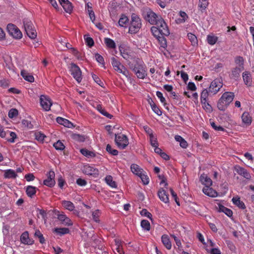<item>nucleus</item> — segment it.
Returning <instances> with one entry per match:
<instances>
[{"label":"nucleus","mask_w":254,"mask_h":254,"mask_svg":"<svg viewBox=\"0 0 254 254\" xmlns=\"http://www.w3.org/2000/svg\"><path fill=\"white\" fill-rule=\"evenodd\" d=\"M155 25L151 28V32L154 37L157 39L160 47L165 49L167 44L165 36L170 34L168 27L163 18H160Z\"/></svg>","instance_id":"nucleus-1"},{"label":"nucleus","mask_w":254,"mask_h":254,"mask_svg":"<svg viewBox=\"0 0 254 254\" xmlns=\"http://www.w3.org/2000/svg\"><path fill=\"white\" fill-rule=\"evenodd\" d=\"M128 65L137 78L143 79L147 76L146 66L143 62L139 60H136L133 63H128Z\"/></svg>","instance_id":"nucleus-2"},{"label":"nucleus","mask_w":254,"mask_h":254,"mask_svg":"<svg viewBox=\"0 0 254 254\" xmlns=\"http://www.w3.org/2000/svg\"><path fill=\"white\" fill-rule=\"evenodd\" d=\"M235 97L234 93L232 92L224 93L217 103V107L220 111H224L231 103Z\"/></svg>","instance_id":"nucleus-3"},{"label":"nucleus","mask_w":254,"mask_h":254,"mask_svg":"<svg viewBox=\"0 0 254 254\" xmlns=\"http://www.w3.org/2000/svg\"><path fill=\"white\" fill-rule=\"evenodd\" d=\"M142 27L141 20L139 16L135 13L131 15V20L128 27V33L135 34L138 33Z\"/></svg>","instance_id":"nucleus-4"},{"label":"nucleus","mask_w":254,"mask_h":254,"mask_svg":"<svg viewBox=\"0 0 254 254\" xmlns=\"http://www.w3.org/2000/svg\"><path fill=\"white\" fill-rule=\"evenodd\" d=\"M23 25L28 36L32 39L36 38L37 32L31 21L27 18H25L23 19Z\"/></svg>","instance_id":"nucleus-5"},{"label":"nucleus","mask_w":254,"mask_h":254,"mask_svg":"<svg viewBox=\"0 0 254 254\" xmlns=\"http://www.w3.org/2000/svg\"><path fill=\"white\" fill-rule=\"evenodd\" d=\"M111 64L114 69L117 72L122 73L126 77H128L129 76V71L127 68L123 65L120 62L118 61L115 58H111Z\"/></svg>","instance_id":"nucleus-6"},{"label":"nucleus","mask_w":254,"mask_h":254,"mask_svg":"<svg viewBox=\"0 0 254 254\" xmlns=\"http://www.w3.org/2000/svg\"><path fill=\"white\" fill-rule=\"evenodd\" d=\"M223 82L221 78H216L210 83L208 88L209 95L216 94L223 86Z\"/></svg>","instance_id":"nucleus-7"},{"label":"nucleus","mask_w":254,"mask_h":254,"mask_svg":"<svg viewBox=\"0 0 254 254\" xmlns=\"http://www.w3.org/2000/svg\"><path fill=\"white\" fill-rule=\"evenodd\" d=\"M115 142L117 146L121 149H125L129 143L127 137L122 133L116 134Z\"/></svg>","instance_id":"nucleus-8"},{"label":"nucleus","mask_w":254,"mask_h":254,"mask_svg":"<svg viewBox=\"0 0 254 254\" xmlns=\"http://www.w3.org/2000/svg\"><path fill=\"white\" fill-rule=\"evenodd\" d=\"M70 72L73 77L78 83H80L82 79V72L79 67L74 63L70 64Z\"/></svg>","instance_id":"nucleus-9"},{"label":"nucleus","mask_w":254,"mask_h":254,"mask_svg":"<svg viewBox=\"0 0 254 254\" xmlns=\"http://www.w3.org/2000/svg\"><path fill=\"white\" fill-rule=\"evenodd\" d=\"M7 31L8 34L14 38L19 39L22 38V34L18 28L13 24L9 23L7 25Z\"/></svg>","instance_id":"nucleus-10"},{"label":"nucleus","mask_w":254,"mask_h":254,"mask_svg":"<svg viewBox=\"0 0 254 254\" xmlns=\"http://www.w3.org/2000/svg\"><path fill=\"white\" fill-rule=\"evenodd\" d=\"M145 19L152 25H155L159 21L160 18H162L160 16L157 15L155 12L150 9L146 11L144 16Z\"/></svg>","instance_id":"nucleus-11"},{"label":"nucleus","mask_w":254,"mask_h":254,"mask_svg":"<svg viewBox=\"0 0 254 254\" xmlns=\"http://www.w3.org/2000/svg\"><path fill=\"white\" fill-rule=\"evenodd\" d=\"M82 171L84 174L92 176L94 177H98L99 173L98 169L89 164L85 165L83 166Z\"/></svg>","instance_id":"nucleus-12"},{"label":"nucleus","mask_w":254,"mask_h":254,"mask_svg":"<svg viewBox=\"0 0 254 254\" xmlns=\"http://www.w3.org/2000/svg\"><path fill=\"white\" fill-rule=\"evenodd\" d=\"M40 105L43 110L45 111L50 110L51 107L52 105V101L50 99L46 96L41 95L40 98Z\"/></svg>","instance_id":"nucleus-13"},{"label":"nucleus","mask_w":254,"mask_h":254,"mask_svg":"<svg viewBox=\"0 0 254 254\" xmlns=\"http://www.w3.org/2000/svg\"><path fill=\"white\" fill-rule=\"evenodd\" d=\"M47 178L43 182L44 185L52 188L55 185V174L53 171H50L47 174Z\"/></svg>","instance_id":"nucleus-14"},{"label":"nucleus","mask_w":254,"mask_h":254,"mask_svg":"<svg viewBox=\"0 0 254 254\" xmlns=\"http://www.w3.org/2000/svg\"><path fill=\"white\" fill-rule=\"evenodd\" d=\"M244 69H241L238 67H235L231 69V72L229 74L230 78L232 79H234L235 80H237L240 76L241 72Z\"/></svg>","instance_id":"nucleus-15"},{"label":"nucleus","mask_w":254,"mask_h":254,"mask_svg":"<svg viewBox=\"0 0 254 254\" xmlns=\"http://www.w3.org/2000/svg\"><path fill=\"white\" fill-rule=\"evenodd\" d=\"M20 241L22 243L29 245H32L34 242L33 239L29 238L28 232L27 231L22 234L20 237Z\"/></svg>","instance_id":"nucleus-16"},{"label":"nucleus","mask_w":254,"mask_h":254,"mask_svg":"<svg viewBox=\"0 0 254 254\" xmlns=\"http://www.w3.org/2000/svg\"><path fill=\"white\" fill-rule=\"evenodd\" d=\"M237 173L246 178V179L250 180L251 178L250 174L245 168L239 166H236L235 168Z\"/></svg>","instance_id":"nucleus-17"},{"label":"nucleus","mask_w":254,"mask_h":254,"mask_svg":"<svg viewBox=\"0 0 254 254\" xmlns=\"http://www.w3.org/2000/svg\"><path fill=\"white\" fill-rule=\"evenodd\" d=\"M157 194L159 198L162 201L165 203L169 202L168 194L163 188L159 189Z\"/></svg>","instance_id":"nucleus-18"},{"label":"nucleus","mask_w":254,"mask_h":254,"mask_svg":"<svg viewBox=\"0 0 254 254\" xmlns=\"http://www.w3.org/2000/svg\"><path fill=\"white\" fill-rule=\"evenodd\" d=\"M202 191L205 194L210 197H214L217 196V191L210 187H204Z\"/></svg>","instance_id":"nucleus-19"},{"label":"nucleus","mask_w":254,"mask_h":254,"mask_svg":"<svg viewBox=\"0 0 254 254\" xmlns=\"http://www.w3.org/2000/svg\"><path fill=\"white\" fill-rule=\"evenodd\" d=\"M242 76L245 84L248 86H251L252 79L250 72L247 71H245L243 73Z\"/></svg>","instance_id":"nucleus-20"},{"label":"nucleus","mask_w":254,"mask_h":254,"mask_svg":"<svg viewBox=\"0 0 254 254\" xmlns=\"http://www.w3.org/2000/svg\"><path fill=\"white\" fill-rule=\"evenodd\" d=\"M161 241L163 245L168 250H171L172 248V244L169 237L167 235H163L161 237Z\"/></svg>","instance_id":"nucleus-21"},{"label":"nucleus","mask_w":254,"mask_h":254,"mask_svg":"<svg viewBox=\"0 0 254 254\" xmlns=\"http://www.w3.org/2000/svg\"><path fill=\"white\" fill-rule=\"evenodd\" d=\"M200 180L202 184L205 185L204 187H210L212 184L211 179L204 174L200 176Z\"/></svg>","instance_id":"nucleus-22"},{"label":"nucleus","mask_w":254,"mask_h":254,"mask_svg":"<svg viewBox=\"0 0 254 254\" xmlns=\"http://www.w3.org/2000/svg\"><path fill=\"white\" fill-rule=\"evenodd\" d=\"M56 121L58 124L63 125L65 127H70L73 125L68 120L60 117H57Z\"/></svg>","instance_id":"nucleus-23"},{"label":"nucleus","mask_w":254,"mask_h":254,"mask_svg":"<svg viewBox=\"0 0 254 254\" xmlns=\"http://www.w3.org/2000/svg\"><path fill=\"white\" fill-rule=\"evenodd\" d=\"M232 200L233 203L237 206L239 208L245 209L246 208L244 202L241 200L239 197H234Z\"/></svg>","instance_id":"nucleus-24"},{"label":"nucleus","mask_w":254,"mask_h":254,"mask_svg":"<svg viewBox=\"0 0 254 254\" xmlns=\"http://www.w3.org/2000/svg\"><path fill=\"white\" fill-rule=\"evenodd\" d=\"M129 22L128 17L125 14H122L119 19L118 24L121 27H127Z\"/></svg>","instance_id":"nucleus-25"},{"label":"nucleus","mask_w":254,"mask_h":254,"mask_svg":"<svg viewBox=\"0 0 254 254\" xmlns=\"http://www.w3.org/2000/svg\"><path fill=\"white\" fill-rule=\"evenodd\" d=\"M244 59L241 56H236L234 59L235 64L237 65L236 67L244 69Z\"/></svg>","instance_id":"nucleus-26"},{"label":"nucleus","mask_w":254,"mask_h":254,"mask_svg":"<svg viewBox=\"0 0 254 254\" xmlns=\"http://www.w3.org/2000/svg\"><path fill=\"white\" fill-rule=\"evenodd\" d=\"M148 102L151 107L152 111L158 116L162 115V112L160 108L155 104L153 101L151 99L148 100Z\"/></svg>","instance_id":"nucleus-27"},{"label":"nucleus","mask_w":254,"mask_h":254,"mask_svg":"<svg viewBox=\"0 0 254 254\" xmlns=\"http://www.w3.org/2000/svg\"><path fill=\"white\" fill-rule=\"evenodd\" d=\"M62 204L65 209L70 211H73L75 208L74 204L70 201L63 200L62 201Z\"/></svg>","instance_id":"nucleus-28"},{"label":"nucleus","mask_w":254,"mask_h":254,"mask_svg":"<svg viewBox=\"0 0 254 254\" xmlns=\"http://www.w3.org/2000/svg\"><path fill=\"white\" fill-rule=\"evenodd\" d=\"M120 51L122 56L124 59L128 60L131 58V52L128 49L121 48L120 49Z\"/></svg>","instance_id":"nucleus-29"},{"label":"nucleus","mask_w":254,"mask_h":254,"mask_svg":"<svg viewBox=\"0 0 254 254\" xmlns=\"http://www.w3.org/2000/svg\"><path fill=\"white\" fill-rule=\"evenodd\" d=\"M37 188L32 186H28L26 188V193L28 196L32 198L36 193Z\"/></svg>","instance_id":"nucleus-30"},{"label":"nucleus","mask_w":254,"mask_h":254,"mask_svg":"<svg viewBox=\"0 0 254 254\" xmlns=\"http://www.w3.org/2000/svg\"><path fill=\"white\" fill-rule=\"evenodd\" d=\"M21 75L26 81L30 82H33L34 81V78L33 75L30 74L25 70L21 71Z\"/></svg>","instance_id":"nucleus-31"},{"label":"nucleus","mask_w":254,"mask_h":254,"mask_svg":"<svg viewBox=\"0 0 254 254\" xmlns=\"http://www.w3.org/2000/svg\"><path fill=\"white\" fill-rule=\"evenodd\" d=\"M80 152L83 156L87 158H93L96 156V154L94 152L88 150L86 148L81 149Z\"/></svg>","instance_id":"nucleus-32"},{"label":"nucleus","mask_w":254,"mask_h":254,"mask_svg":"<svg viewBox=\"0 0 254 254\" xmlns=\"http://www.w3.org/2000/svg\"><path fill=\"white\" fill-rule=\"evenodd\" d=\"M242 120L244 123L250 125L252 123V118L250 116L249 112H245L242 115Z\"/></svg>","instance_id":"nucleus-33"},{"label":"nucleus","mask_w":254,"mask_h":254,"mask_svg":"<svg viewBox=\"0 0 254 254\" xmlns=\"http://www.w3.org/2000/svg\"><path fill=\"white\" fill-rule=\"evenodd\" d=\"M219 211L224 212L228 217H231L233 215V211L229 208L220 204L219 205Z\"/></svg>","instance_id":"nucleus-34"},{"label":"nucleus","mask_w":254,"mask_h":254,"mask_svg":"<svg viewBox=\"0 0 254 254\" xmlns=\"http://www.w3.org/2000/svg\"><path fill=\"white\" fill-rule=\"evenodd\" d=\"M34 136L35 139L40 143H43L44 142L45 138L47 137L46 135L41 131H36L34 133Z\"/></svg>","instance_id":"nucleus-35"},{"label":"nucleus","mask_w":254,"mask_h":254,"mask_svg":"<svg viewBox=\"0 0 254 254\" xmlns=\"http://www.w3.org/2000/svg\"><path fill=\"white\" fill-rule=\"evenodd\" d=\"M17 176L14 170L12 169H8L5 171L4 177L5 178H15Z\"/></svg>","instance_id":"nucleus-36"},{"label":"nucleus","mask_w":254,"mask_h":254,"mask_svg":"<svg viewBox=\"0 0 254 254\" xmlns=\"http://www.w3.org/2000/svg\"><path fill=\"white\" fill-rule=\"evenodd\" d=\"M96 109L101 114L109 119H111L113 117L112 115L108 113L100 104L97 105Z\"/></svg>","instance_id":"nucleus-37"},{"label":"nucleus","mask_w":254,"mask_h":254,"mask_svg":"<svg viewBox=\"0 0 254 254\" xmlns=\"http://www.w3.org/2000/svg\"><path fill=\"white\" fill-rule=\"evenodd\" d=\"M34 237L39 239V242L41 244L46 243V240L43 236V235L39 230H36L34 233Z\"/></svg>","instance_id":"nucleus-38"},{"label":"nucleus","mask_w":254,"mask_h":254,"mask_svg":"<svg viewBox=\"0 0 254 254\" xmlns=\"http://www.w3.org/2000/svg\"><path fill=\"white\" fill-rule=\"evenodd\" d=\"M130 169L131 172L138 176L139 175H140L141 173L142 172V169L139 167L138 165L135 164H132L130 166Z\"/></svg>","instance_id":"nucleus-39"},{"label":"nucleus","mask_w":254,"mask_h":254,"mask_svg":"<svg viewBox=\"0 0 254 254\" xmlns=\"http://www.w3.org/2000/svg\"><path fill=\"white\" fill-rule=\"evenodd\" d=\"M62 6L66 12L68 13H70L71 12L72 10V6L71 3L68 0L65 3H64Z\"/></svg>","instance_id":"nucleus-40"},{"label":"nucleus","mask_w":254,"mask_h":254,"mask_svg":"<svg viewBox=\"0 0 254 254\" xmlns=\"http://www.w3.org/2000/svg\"><path fill=\"white\" fill-rule=\"evenodd\" d=\"M209 95V90L206 89H204L202 90L200 95V101L201 102L205 103L206 101H208V97Z\"/></svg>","instance_id":"nucleus-41"},{"label":"nucleus","mask_w":254,"mask_h":254,"mask_svg":"<svg viewBox=\"0 0 254 254\" xmlns=\"http://www.w3.org/2000/svg\"><path fill=\"white\" fill-rule=\"evenodd\" d=\"M106 183L113 188L117 187L116 183L113 180V178L111 176H107L105 178Z\"/></svg>","instance_id":"nucleus-42"},{"label":"nucleus","mask_w":254,"mask_h":254,"mask_svg":"<svg viewBox=\"0 0 254 254\" xmlns=\"http://www.w3.org/2000/svg\"><path fill=\"white\" fill-rule=\"evenodd\" d=\"M104 42L106 46L109 48L114 49L116 47V44L114 40L109 38H105L104 39Z\"/></svg>","instance_id":"nucleus-43"},{"label":"nucleus","mask_w":254,"mask_h":254,"mask_svg":"<svg viewBox=\"0 0 254 254\" xmlns=\"http://www.w3.org/2000/svg\"><path fill=\"white\" fill-rule=\"evenodd\" d=\"M7 133H8V136L6 137V140L11 143L14 142L15 139L17 137L16 133L10 130L7 132Z\"/></svg>","instance_id":"nucleus-44"},{"label":"nucleus","mask_w":254,"mask_h":254,"mask_svg":"<svg viewBox=\"0 0 254 254\" xmlns=\"http://www.w3.org/2000/svg\"><path fill=\"white\" fill-rule=\"evenodd\" d=\"M218 41V37L215 35H208L207 36V43L210 45H214Z\"/></svg>","instance_id":"nucleus-45"},{"label":"nucleus","mask_w":254,"mask_h":254,"mask_svg":"<svg viewBox=\"0 0 254 254\" xmlns=\"http://www.w3.org/2000/svg\"><path fill=\"white\" fill-rule=\"evenodd\" d=\"M208 5V0H199L198 7L201 12L206 8Z\"/></svg>","instance_id":"nucleus-46"},{"label":"nucleus","mask_w":254,"mask_h":254,"mask_svg":"<svg viewBox=\"0 0 254 254\" xmlns=\"http://www.w3.org/2000/svg\"><path fill=\"white\" fill-rule=\"evenodd\" d=\"M55 232L60 235H63L69 233V230L67 228H57L55 229Z\"/></svg>","instance_id":"nucleus-47"},{"label":"nucleus","mask_w":254,"mask_h":254,"mask_svg":"<svg viewBox=\"0 0 254 254\" xmlns=\"http://www.w3.org/2000/svg\"><path fill=\"white\" fill-rule=\"evenodd\" d=\"M100 215L101 211L99 209L94 211L92 213L93 220L97 223H99L100 222L99 217Z\"/></svg>","instance_id":"nucleus-48"},{"label":"nucleus","mask_w":254,"mask_h":254,"mask_svg":"<svg viewBox=\"0 0 254 254\" xmlns=\"http://www.w3.org/2000/svg\"><path fill=\"white\" fill-rule=\"evenodd\" d=\"M54 147L57 150H63L65 148V146L63 144V143L60 141L58 140L56 142L54 143L53 144Z\"/></svg>","instance_id":"nucleus-49"},{"label":"nucleus","mask_w":254,"mask_h":254,"mask_svg":"<svg viewBox=\"0 0 254 254\" xmlns=\"http://www.w3.org/2000/svg\"><path fill=\"white\" fill-rule=\"evenodd\" d=\"M141 226L146 231H149L150 229V224L149 222L146 220H143L141 222Z\"/></svg>","instance_id":"nucleus-50"},{"label":"nucleus","mask_w":254,"mask_h":254,"mask_svg":"<svg viewBox=\"0 0 254 254\" xmlns=\"http://www.w3.org/2000/svg\"><path fill=\"white\" fill-rule=\"evenodd\" d=\"M188 37L192 45H195L197 43V39L195 35L190 33L188 34Z\"/></svg>","instance_id":"nucleus-51"},{"label":"nucleus","mask_w":254,"mask_h":254,"mask_svg":"<svg viewBox=\"0 0 254 254\" xmlns=\"http://www.w3.org/2000/svg\"><path fill=\"white\" fill-rule=\"evenodd\" d=\"M106 151L114 156H116L118 154V151L116 149H113L110 144H107L106 146Z\"/></svg>","instance_id":"nucleus-52"},{"label":"nucleus","mask_w":254,"mask_h":254,"mask_svg":"<svg viewBox=\"0 0 254 254\" xmlns=\"http://www.w3.org/2000/svg\"><path fill=\"white\" fill-rule=\"evenodd\" d=\"M149 141L150 144L152 147H156V145H158L157 138L154 134L149 136Z\"/></svg>","instance_id":"nucleus-53"},{"label":"nucleus","mask_w":254,"mask_h":254,"mask_svg":"<svg viewBox=\"0 0 254 254\" xmlns=\"http://www.w3.org/2000/svg\"><path fill=\"white\" fill-rule=\"evenodd\" d=\"M72 138L74 140L79 142H84L85 140V138L84 135H80L79 134H73Z\"/></svg>","instance_id":"nucleus-54"},{"label":"nucleus","mask_w":254,"mask_h":254,"mask_svg":"<svg viewBox=\"0 0 254 254\" xmlns=\"http://www.w3.org/2000/svg\"><path fill=\"white\" fill-rule=\"evenodd\" d=\"M138 176L141 179L144 185H147L149 183V178L146 175L141 172Z\"/></svg>","instance_id":"nucleus-55"},{"label":"nucleus","mask_w":254,"mask_h":254,"mask_svg":"<svg viewBox=\"0 0 254 254\" xmlns=\"http://www.w3.org/2000/svg\"><path fill=\"white\" fill-rule=\"evenodd\" d=\"M18 115V110L16 109L12 108L11 109L8 114V116L10 118H13L15 117Z\"/></svg>","instance_id":"nucleus-56"},{"label":"nucleus","mask_w":254,"mask_h":254,"mask_svg":"<svg viewBox=\"0 0 254 254\" xmlns=\"http://www.w3.org/2000/svg\"><path fill=\"white\" fill-rule=\"evenodd\" d=\"M92 78L93 79L94 81L97 83L98 85H99L101 87H103L104 83L103 82L100 80L99 77L95 74H92Z\"/></svg>","instance_id":"nucleus-57"},{"label":"nucleus","mask_w":254,"mask_h":254,"mask_svg":"<svg viewBox=\"0 0 254 254\" xmlns=\"http://www.w3.org/2000/svg\"><path fill=\"white\" fill-rule=\"evenodd\" d=\"M140 214L142 216L147 217V218L151 219L152 214L146 209H143L140 211Z\"/></svg>","instance_id":"nucleus-58"},{"label":"nucleus","mask_w":254,"mask_h":254,"mask_svg":"<svg viewBox=\"0 0 254 254\" xmlns=\"http://www.w3.org/2000/svg\"><path fill=\"white\" fill-rule=\"evenodd\" d=\"M95 58L96 61L99 63L103 65L104 66L105 65V63H104V60L102 56H101L99 54H95Z\"/></svg>","instance_id":"nucleus-59"},{"label":"nucleus","mask_w":254,"mask_h":254,"mask_svg":"<svg viewBox=\"0 0 254 254\" xmlns=\"http://www.w3.org/2000/svg\"><path fill=\"white\" fill-rule=\"evenodd\" d=\"M22 124L25 127H27L29 129H32L34 128V126L33 124L27 120H24L22 121Z\"/></svg>","instance_id":"nucleus-60"},{"label":"nucleus","mask_w":254,"mask_h":254,"mask_svg":"<svg viewBox=\"0 0 254 254\" xmlns=\"http://www.w3.org/2000/svg\"><path fill=\"white\" fill-rule=\"evenodd\" d=\"M8 131H9V130H4L2 127H0V136L1 137L5 138L6 139V137L8 136V133H7Z\"/></svg>","instance_id":"nucleus-61"},{"label":"nucleus","mask_w":254,"mask_h":254,"mask_svg":"<svg viewBox=\"0 0 254 254\" xmlns=\"http://www.w3.org/2000/svg\"><path fill=\"white\" fill-rule=\"evenodd\" d=\"M85 42L87 45L91 47L94 45V42L93 39L90 37H87L85 38Z\"/></svg>","instance_id":"nucleus-62"},{"label":"nucleus","mask_w":254,"mask_h":254,"mask_svg":"<svg viewBox=\"0 0 254 254\" xmlns=\"http://www.w3.org/2000/svg\"><path fill=\"white\" fill-rule=\"evenodd\" d=\"M156 96L157 97L160 99V102L162 103H165L166 102L165 98L163 97V94L160 91H157L156 92Z\"/></svg>","instance_id":"nucleus-63"},{"label":"nucleus","mask_w":254,"mask_h":254,"mask_svg":"<svg viewBox=\"0 0 254 254\" xmlns=\"http://www.w3.org/2000/svg\"><path fill=\"white\" fill-rule=\"evenodd\" d=\"M143 128L145 132L149 135V136H150L151 135L153 134L152 129L148 126H144Z\"/></svg>","instance_id":"nucleus-64"}]
</instances>
